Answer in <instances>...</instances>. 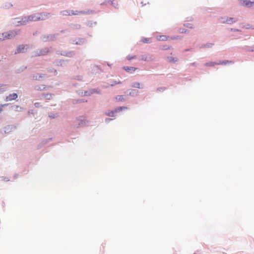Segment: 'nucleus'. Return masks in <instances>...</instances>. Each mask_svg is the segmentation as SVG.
<instances>
[{
    "mask_svg": "<svg viewBox=\"0 0 254 254\" xmlns=\"http://www.w3.org/2000/svg\"><path fill=\"white\" fill-rule=\"evenodd\" d=\"M49 15V13L46 14L45 13H41L31 15L28 17H25L24 20L21 21V24H25L27 22L30 21L44 20L48 17Z\"/></svg>",
    "mask_w": 254,
    "mask_h": 254,
    "instance_id": "nucleus-1",
    "label": "nucleus"
},
{
    "mask_svg": "<svg viewBox=\"0 0 254 254\" xmlns=\"http://www.w3.org/2000/svg\"><path fill=\"white\" fill-rule=\"evenodd\" d=\"M169 38V37H167L165 35H161L157 37V39L159 41H166Z\"/></svg>",
    "mask_w": 254,
    "mask_h": 254,
    "instance_id": "nucleus-9",
    "label": "nucleus"
},
{
    "mask_svg": "<svg viewBox=\"0 0 254 254\" xmlns=\"http://www.w3.org/2000/svg\"><path fill=\"white\" fill-rule=\"evenodd\" d=\"M2 107L3 106L0 105V113L2 111Z\"/></svg>",
    "mask_w": 254,
    "mask_h": 254,
    "instance_id": "nucleus-24",
    "label": "nucleus"
},
{
    "mask_svg": "<svg viewBox=\"0 0 254 254\" xmlns=\"http://www.w3.org/2000/svg\"><path fill=\"white\" fill-rule=\"evenodd\" d=\"M122 109H123V107H120L118 109H116L115 111H112V112L109 113L108 115L109 116H113L114 113L117 112L118 111H120L122 110Z\"/></svg>",
    "mask_w": 254,
    "mask_h": 254,
    "instance_id": "nucleus-10",
    "label": "nucleus"
},
{
    "mask_svg": "<svg viewBox=\"0 0 254 254\" xmlns=\"http://www.w3.org/2000/svg\"><path fill=\"white\" fill-rule=\"evenodd\" d=\"M236 20L233 18H229L226 20V22L229 24H232Z\"/></svg>",
    "mask_w": 254,
    "mask_h": 254,
    "instance_id": "nucleus-13",
    "label": "nucleus"
},
{
    "mask_svg": "<svg viewBox=\"0 0 254 254\" xmlns=\"http://www.w3.org/2000/svg\"><path fill=\"white\" fill-rule=\"evenodd\" d=\"M27 46L26 45H20L18 47V48L17 49L16 53H22L24 52L25 49H27Z\"/></svg>",
    "mask_w": 254,
    "mask_h": 254,
    "instance_id": "nucleus-7",
    "label": "nucleus"
},
{
    "mask_svg": "<svg viewBox=\"0 0 254 254\" xmlns=\"http://www.w3.org/2000/svg\"><path fill=\"white\" fill-rule=\"evenodd\" d=\"M243 4L247 6H249L252 4V2L250 0H244L243 1Z\"/></svg>",
    "mask_w": 254,
    "mask_h": 254,
    "instance_id": "nucleus-12",
    "label": "nucleus"
},
{
    "mask_svg": "<svg viewBox=\"0 0 254 254\" xmlns=\"http://www.w3.org/2000/svg\"><path fill=\"white\" fill-rule=\"evenodd\" d=\"M124 69L128 72H134L136 69L137 68H135V67H128V66H124Z\"/></svg>",
    "mask_w": 254,
    "mask_h": 254,
    "instance_id": "nucleus-8",
    "label": "nucleus"
},
{
    "mask_svg": "<svg viewBox=\"0 0 254 254\" xmlns=\"http://www.w3.org/2000/svg\"><path fill=\"white\" fill-rule=\"evenodd\" d=\"M121 83V82H115V83H114L112 84H111V85H112V86H113L114 85H115V84H119V83Z\"/></svg>",
    "mask_w": 254,
    "mask_h": 254,
    "instance_id": "nucleus-23",
    "label": "nucleus"
},
{
    "mask_svg": "<svg viewBox=\"0 0 254 254\" xmlns=\"http://www.w3.org/2000/svg\"><path fill=\"white\" fill-rule=\"evenodd\" d=\"M252 4L254 3V0L253 1H251Z\"/></svg>",
    "mask_w": 254,
    "mask_h": 254,
    "instance_id": "nucleus-26",
    "label": "nucleus"
},
{
    "mask_svg": "<svg viewBox=\"0 0 254 254\" xmlns=\"http://www.w3.org/2000/svg\"><path fill=\"white\" fill-rule=\"evenodd\" d=\"M116 100L117 101H122L125 100L124 96L123 95H118L116 97Z\"/></svg>",
    "mask_w": 254,
    "mask_h": 254,
    "instance_id": "nucleus-11",
    "label": "nucleus"
},
{
    "mask_svg": "<svg viewBox=\"0 0 254 254\" xmlns=\"http://www.w3.org/2000/svg\"><path fill=\"white\" fill-rule=\"evenodd\" d=\"M135 58H136L135 56L131 57V56H128L127 57V60H128L129 61L132 60V59H135Z\"/></svg>",
    "mask_w": 254,
    "mask_h": 254,
    "instance_id": "nucleus-20",
    "label": "nucleus"
},
{
    "mask_svg": "<svg viewBox=\"0 0 254 254\" xmlns=\"http://www.w3.org/2000/svg\"><path fill=\"white\" fill-rule=\"evenodd\" d=\"M17 34V32L15 31H11L2 33L1 36V37H0V40H4L6 39H11L14 37Z\"/></svg>",
    "mask_w": 254,
    "mask_h": 254,
    "instance_id": "nucleus-2",
    "label": "nucleus"
},
{
    "mask_svg": "<svg viewBox=\"0 0 254 254\" xmlns=\"http://www.w3.org/2000/svg\"><path fill=\"white\" fill-rule=\"evenodd\" d=\"M45 88V87L44 85H42L41 86H36L35 87V89H37V90H43Z\"/></svg>",
    "mask_w": 254,
    "mask_h": 254,
    "instance_id": "nucleus-17",
    "label": "nucleus"
},
{
    "mask_svg": "<svg viewBox=\"0 0 254 254\" xmlns=\"http://www.w3.org/2000/svg\"><path fill=\"white\" fill-rule=\"evenodd\" d=\"M141 41L144 43H147L151 42V39L150 38H143Z\"/></svg>",
    "mask_w": 254,
    "mask_h": 254,
    "instance_id": "nucleus-15",
    "label": "nucleus"
},
{
    "mask_svg": "<svg viewBox=\"0 0 254 254\" xmlns=\"http://www.w3.org/2000/svg\"><path fill=\"white\" fill-rule=\"evenodd\" d=\"M148 59L146 55H143L141 57L140 60L146 61Z\"/></svg>",
    "mask_w": 254,
    "mask_h": 254,
    "instance_id": "nucleus-18",
    "label": "nucleus"
},
{
    "mask_svg": "<svg viewBox=\"0 0 254 254\" xmlns=\"http://www.w3.org/2000/svg\"><path fill=\"white\" fill-rule=\"evenodd\" d=\"M212 46V44H208L205 45L206 47H208V48L211 47Z\"/></svg>",
    "mask_w": 254,
    "mask_h": 254,
    "instance_id": "nucleus-21",
    "label": "nucleus"
},
{
    "mask_svg": "<svg viewBox=\"0 0 254 254\" xmlns=\"http://www.w3.org/2000/svg\"><path fill=\"white\" fill-rule=\"evenodd\" d=\"M43 76L41 75H39L38 74L34 75L33 78L35 80H39L41 78H42Z\"/></svg>",
    "mask_w": 254,
    "mask_h": 254,
    "instance_id": "nucleus-16",
    "label": "nucleus"
},
{
    "mask_svg": "<svg viewBox=\"0 0 254 254\" xmlns=\"http://www.w3.org/2000/svg\"><path fill=\"white\" fill-rule=\"evenodd\" d=\"M231 61H220L219 63H215V62H209L205 64L206 66H213L215 65H218V64H226L227 63H231Z\"/></svg>",
    "mask_w": 254,
    "mask_h": 254,
    "instance_id": "nucleus-3",
    "label": "nucleus"
},
{
    "mask_svg": "<svg viewBox=\"0 0 254 254\" xmlns=\"http://www.w3.org/2000/svg\"><path fill=\"white\" fill-rule=\"evenodd\" d=\"M132 87H134V88H141L140 84L139 82H135V83H134L132 84Z\"/></svg>",
    "mask_w": 254,
    "mask_h": 254,
    "instance_id": "nucleus-14",
    "label": "nucleus"
},
{
    "mask_svg": "<svg viewBox=\"0 0 254 254\" xmlns=\"http://www.w3.org/2000/svg\"><path fill=\"white\" fill-rule=\"evenodd\" d=\"M52 95L51 94H47L46 96H45V98L47 99H49L50 100L51 98H52Z\"/></svg>",
    "mask_w": 254,
    "mask_h": 254,
    "instance_id": "nucleus-19",
    "label": "nucleus"
},
{
    "mask_svg": "<svg viewBox=\"0 0 254 254\" xmlns=\"http://www.w3.org/2000/svg\"><path fill=\"white\" fill-rule=\"evenodd\" d=\"M80 13H82L81 12L78 11H68V10H64L62 12V14L63 15H77Z\"/></svg>",
    "mask_w": 254,
    "mask_h": 254,
    "instance_id": "nucleus-4",
    "label": "nucleus"
},
{
    "mask_svg": "<svg viewBox=\"0 0 254 254\" xmlns=\"http://www.w3.org/2000/svg\"><path fill=\"white\" fill-rule=\"evenodd\" d=\"M51 118H54V117H52L51 116H50Z\"/></svg>",
    "mask_w": 254,
    "mask_h": 254,
    "instance_id": "nucleus-28",
    "label": "nucleus"
},
{
    "mask_svg": "<svg viewBox=\"0 0 254 254\" xmlns=\"http://www.w3.org/2000/svg\"><path fill=\"white\" fill-rule=\"evenodd\" d=\"M248 51H252V52H253L254 51V47H253L251 49H249L247 50Z\"/></svg>",
    "mask_w": 254,
    "mask_h": 254,
    "instance_id": "nucleus-22",
    "label": "nucleus"
},
{
    "mask_svg": "<svg viewBox=\"0 0 254 254\" xmlns=\"http://www.w3.org/2000/svg\"><path fill=\"white\" fill-rule=\"evenodd\" d=\"M48 51L46 49L42 50H37L35 52L33 55V56H40L46 55Z\"/></svg>",
    "mask_w": 254,
    "mask_h": 254,
    "instance_id": "nucleus-5",
    "label": "nucleus"
},
{
    "mask_svg": "<svg viewBox=\"0 0 254 254\" xmlns=\"http://www.w3.org/2000/svg\"><path fill=\"white\" fill-rule=\"evenodd\" d=\"M19 107V106H16V108H18Z\"/></svg>",
    "mask_w": 254,
    "mask_h": 254,
    "instance_id": "nucleus-27",
    "label": "nucleus"
},
{
    "mask_svg": "<svg viewBox=\"0 0 254 254\" xmlns=\"http://www.w3.org/2000/svg\"><path fill=\"white\" fill-rule=\"evenodd\" d=\"M38 105H39V103H36L35 104V105L36 106V107H38Z\"/></svg>",
    "mask_w": 254,
    "mask_h": 254,
    "instance_id": "nucleus-25",
    "label": "nucleus"
},
{
    "mask_svg": "<svg viewBox=\"0 0 254 254\" xmlns=\"http://www.w3.org/2000/svg\"><path fill=\"white\" fill-rule=\"evenodd\" d=\"M18 96L16 93H13L9 94L6 97L5 101H10L14 99H16L17 98Z\"/></svg>",
    "mask_w": 254,
    "mask_h": 254,
    "instance_id": "nucleus-6",
    "label": "nucleus"
}]
</instances>
